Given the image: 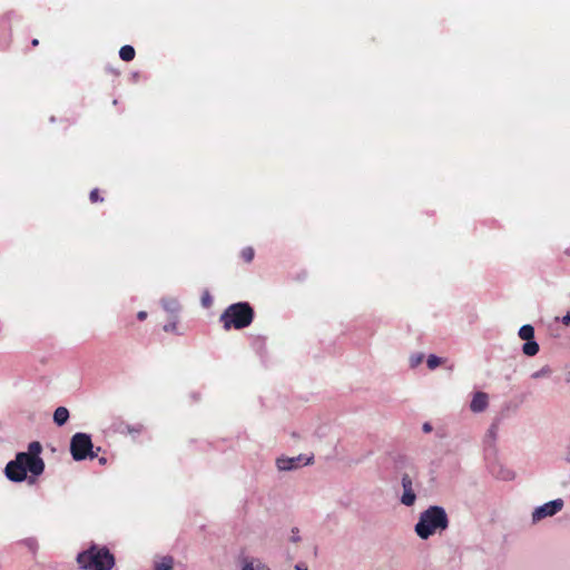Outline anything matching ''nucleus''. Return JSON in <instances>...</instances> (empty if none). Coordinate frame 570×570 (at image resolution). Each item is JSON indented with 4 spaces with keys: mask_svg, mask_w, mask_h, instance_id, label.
<instances>
[{
    "mask_svg": "<svg viewBox=\"0 0 570 570\" xmlns=\"http://www.w3.org/2000/svg\"><path fill=\"white\" fill-rule=\"evenodd\" d=\"M42 446L40 442L33 441L28 445V452H19L14 460L7 463L4 474L12 482H22L27 479V473L32 476H39L45 471V462L40 458Z\"/></svg>",
    "mask_w": 570,
    "mask_h": 570,
    "instance_id": "nucleus-1",
    "label": "nucleus"
},
{
    "mask_svg": "<svg viewBox=\"0 0 570 570\" xmlns=\"http://www.w3.org/2000/svg\"><path fill=\"white\" fill-rule=\"evenodd\" d=\"M449 527V518L444 508L431 505L422 511L415 524V533L423 540L429 539L436 531H443Z\"/></svg>",
    "mask_w": 570,
    "mask_h": 570,
    "instance_id": "nucleus-2",
    "label": "nucleus"
},
{
    "mask_svg": "<svg viewBox=\"0 0 570 570\" xmlns=\"http://www.w3.org/2000/svg\"><path fill=\"white\" fill-rule=\"evenodd\" d=\"M254 318V311L247 302H239L229 305L220 315V322L225 330H242L250 325Z\"/></svg>",
    "mask_w": 570,
    "mask_h": 570,
    "instance_id": "nucleus-3",
    "label": "nucleus"
},
{
    "mask_svg": "<svg viewBox=\"0 0 570 570\" xmlns=\"http://www.w3.org/2000/svg\"><path fill=\"white\" fill-rule=\"evenodd\" d=\"M77 561L81 568L88 570H111L115 566V558L106 547L92 546L80 552Z\"/></svg>",
    "mask_w": 570,
    "mask_h": 570,
    "instance_id": "nucleus-4",
    "label": "nucleus"
},
{
    "mask_svg": "<svg viewBox=\"0 0 570 570\" xmlns=\"http://www.w3.org/2000/svg\"><path fill=\"white\" fill-rule=\"evenodd\" d=\"M70 453L75 461L96 458L97 452L94 451L91 436L82 432L73 434L70 440Z\"/></svg>",
    "mask_w": 570,
    "mask_h": 570,
    "instance_id": "nucleus-5",
    "label": "nucleus"
},
{
    "mask_svg": "<svg viewBox=\"0 0 570 570\" xmlns=\"http://www.w3.org/2000/svg\"><path fill=\"white\" fill-rule=\"evenodd\" d=\"M401 485L403 492L400 497V502L405 507L414 505L416 501L415 490L420 487L417 481V471L415 469H411L410 471L402 473Z\"/></svg>",
    "mask_w": 570,
    "mask_h": 570,
    "instance_id": "nucleus-6",
    "label": "nucleus"
},
{
    "mask_svg": "<svg viewBox=\"0 0 570 570\" xmlns=\"http://www.w3.org/2000/svg\"><path fill=\"white\" fill-rule=\"evenodd\" d=\"M564 507V501L561 498L554 499L552 501L546 502L542 505L535 507L531 513V522L533 524L539 523L540 521L552 518L558 514Z\"/></svg>",
    "mask_w": 570,
    "mask_h": 570,
    "instance_id": "nucleus-7",
    "label": "nucleus"
},
{
    "mask_svg": "<svg viewBox=\"0 0 570 570\" xmlns=\"http://www.w3.org/2000/svg\"><path fill=\"white\" fill-rule=\"evenodd\" d=\"M313 456L305 458L299 454L297 456H281L276 460V466L279 471H292L312 463Z\"/></svg>",
    "mask_w": 570,
    "mask_h": 570,
    "instance_id": "nucleus-8",
    "label": "nucleus"
},
{
    "mask_svg": "<svg viewBox=\"0 0 570 570\" xmlns=\"http://www.w3.org/2000/svg\"><path fill=\"white\" fill-rule=\"evenodd\" d=\"M239 570H272L261 558L243 556L238 560Z\"/></svg>",
    "mask_w": 570,
    "mask_h": 570,
    "instance_id": "nucleus-9",
    "label": "nucleus"
},
{
    "mask_svg": "<svg viewBox=\"0 0 570 570\" xmlns=\"http://www.w3.org/2000/svg\"><path fill=\"white\" fill-rule=\"evenodd\" d=\"M489 406V396L484 392H475L470 402V410L473 413H481Z\"/></svg>",
    "mask_w": 570,
    "mask_h": 570,
    "instance_id": "nucleus-10",
    "label": "nucleus"
},
{
    "mask_svg": "<svg viewBox=\"0 0 570 570\" xmlns=\"http://www.w3.org/2000/svg\"><path fill=\"white\" fill-rule=\"evenodd\" d=\"M163 308L169 313L173 317H177L180 311V304L176 298L166 297L161 299Z\"/></svg>",
    "mask_w": 570,
    "mask_h": 570,
    "instance_id": "nucleus-11",
    "label": "nucleus"
},
{
    "mask_svg": "<svg viewBox=\"0 0 570 570\" xmlns=\"http://www.w3.org/2000/svg\"><path fill=\"white\" fill-rule=\"evenodd\" d=\"M69 419V411L67 407L65 406H59L53 412V422L58 425V426H62L63 424L67 423Z\"/></svg>",
    "mask_w": 570,
    "mask_h": 570,
    "instance_id": "nucleus-12",
    "label": "nucleus"
},
{
    "mask_svg": "<svg viewBox=\"0 0 570 570\" xmlns=\"http://www.w3.org/2000/svg\"><path fill=\"white\" fill-rule=\"evenodd\" d=\"M174 559L173 557L165 556L155 560L154 570H173Z\"/></svg>",
    "mask_w": 570,
    "mask_h": 570,
    "instance_id": "nucleus-13",
    "label": "nucleus"
},
{
    "mask_svg": "<svg viewBox=\"0 0 570 570\" xmlns=\"http://www.w3.org/2000/svg\"><path fill=\"white\" fill-rule=\"evenodd\" d=\"M539 350V344L534 341V338L525 341V343L522 345V352L527 356L537 355Z\"/></svg>",
    "mask_w": 570,
    "mask_h": 570,
    "instance_id": "nucleus-14",
    "label": "nucleus"
},
{
    "mask_svg": "<svg viewBox=\"0 0 570 570\" xmlns=\"http://www.w3.org/2000/svg\"><path fill=\"white\" fill-rule=\"evenodd\" d=\"M518 335L523 341H529L534 338V328L530 324H525L520 327Z\"/></svg>",
    "mask_w": 570,
    "mask_h": 570,
    "instance_id": "nucleus-15",
    "label": "nucleus"
},
{
    "mask_svg": "<svg viewBox=\"0 0 570 570\" xmlns=\"http://www.w3.org/2000/svg\"><path fill=\"white\" fill-rule=\"evenodd\" d=\"M119 57L124 61H131L135 58V49L132 46L126 45L122 46L119 50Z\"/></svg>",
    "mask_w": 570,
    "mask_h": 570,
    "instance_id": "nucleus-16",
    "label": "nucleus"
},
{
    "mask_svg": "<svg viewBox=\"0 0 570 570\" xmlns=\"http://www.w3.org/2000/svg\"><path fill=\"white\" fill-rule=\"evenodd\" d=\"M551 374H552V370H551V367H550V366H548V365H544V366H542L540 370H538V371L533 372V373L531 374V377H532V379H534V380H537V379H541V377H548V376H550Z\"/></svg>",
    "mask_w": 570,
    "mask_h": 570,
    "instance_id": "nucleus-17",
    "label": "nucleus"
},
{
    "mask_svg": "<svg viewBox=\"0 0 570 570\" xmlns=\"http://www.w3.org/2000/svg\"><path fill=\"white\" fill-rule=\"evenodd\" d=\"M426 363L429 368L434 370L442 363V360L439 356L431 354L428 357Z\"/></svg>",
    "mask_w": 570,
    "mask_h": 570,
    "instance_id": "nucleus-18",
    "label": "nucleus"
},
{
    "mask_svg": "<svg viewBox=\"0 0 570 570\" xmlns=\"http://www.w3.org/2000/svg\"><path fill=\"white\" fill-rule=\"evenodd\" d=\"M240 255L245 262L249 263L254 258V249L252 247H246L242 250Z\"/></svg>",
    "mask_w": 570,
    "mask_h": 570,
    "instance_id": "nucleus-19",
    "label": "nucleus"
},
{
    "mask_svg": "<svg viewBox=\"0 0 570 570\" xmlns=\"http://www.w3.org/2000/svg\"><path fill=\"white\" fill-rule=\"evenodd\" d=\"M213 304V297L210 296L208 291H205L202 295V305L205 308L210 307Z\"/></svg>",
    "mask_w": 570,
    "mask_h": 570,
    "instance_id": "nucleus-20",
    "label": "nucleus"
},
{
    "mask_svg": "<svg viewBox=\"0 0 570 570\" xmlns=\"http://www.w3.org/2000/svg\"><path fill=\"white\" fill-rule=\"evenodd\" d=\"M165 332H176L177 331V317H173V320L164 326Z\"/></svg>",
    "mask_w": 570,
    "mask_h": 570,
    "instance_id": "nucleus-21",
    "label": "nucleus"
},
{
    "mask_svg": "<svg viewBox=\"0 0 570 570\" xmlns=\"http://www.w3.org/2000/svg\"><path fill=\"white\" fill-rule=\"evenodd\" d=\"M423 360V355H413L411 358H410V362H411V366L412 367H415L416 365H419Z\"/></svg>",
    "mask_w": 570,
    "mask_h": 570,
    "instance_id": "nucleus-22",
    "label": "nucleus"
},
{
    "mask_svg": "<svg viewBox=\"0 0 570 570\" xmlns=\"http://www.w3.org/2000/svg\"><path fill=\"white\" fill-rule=\"evenodd\" d=\"M292 542L296 543L298 541H301V537H299V531L297 528H293L292 529V535H291V539H289Z\"/></svg>",
    "mask_w": 570,
    "mask_h": 570,
    "instance_id": "nucleus-23",
    "label": "nucleus"
},
{
    "mask_svg": "<svg viewBox=\"0 0 570 570\" xmlns=\"http://www.w3.org/2000/svg\"><path fill=\"white\" fill-rule=\"evenodd\" d=\"M89 198H90V200H91L92 203H96V202H98V200H102V199L99 197V191H98V189H92V190L90 191Z\"/></svg>",
    "mask_w": 570,
    "mask_h": 570,
    "instance_id": "nucleus-24",
    "label": "nucleus"
},
{
    "mask_svg": "<svg viewBox=\"0 0 570 570\" xmlns=\"http://www.w3.org/2000/svg\"><path fill=\"white\" fill-rule=\"evenodd\" d=\"M24 544L31 550H35L37 548V541L33 538L26 539Z\"/></svg>",
    "mask_w": 570,
    "mask_h": 570,
    "instance_id": "nucleus-25",
    "label": "nucleus"
},
{
    "mask_svg": "<svg viewBox=\"0 0 570 570\" xmlns=\"http://www.w3.org/2000/svg\"><path fill=\"white\" fill-rule=\"evenodd\" d=\"M497 430H498V429H497V426H495L494 424H493V425H491V426H490V429H489V431H488V435H489L490 438L494 439V438H495V435H497Z\"/></svg>",
    "mask_w": 570,
    "mask_h": 570,
    "instance_id": "nucleus-26",
    "label": "nucleus"
},
{
    "mask_svg": "<svg viewBox=\"0 0 570 570\" xmlns=\"http://www.w3.org/2000/svg\"><path fill=\"white\" fill-rule=\"evenodd\" d=\"M422 430H423V432H424V433H430V432L433 430V428H432L431 423L425 422V423L422 425Z\"/></svg>",
    "mask_w": 570,
    "mask_h": 570,
    "instance_id": "nucleus-27",
    "label": "nucleus"
},
{
    "mask_svg": "<svg viewBox=\"0 0 570 570\" xmlns=\"http://www.w3.org/2000/svg\"><path fill=\"white\" fill-rule=\"evenodd\" d=\"M562 324L566 326L570 324V311H568L566 315L562 317Z\"/></svg>",
    "mask_w": 570,
    "mask_h": 570,
    "instance_id": "nucleus-28",
    "label": "nucleus"
},
{
    "mask_svg": "<svg viewBox=\"0 0 570 570\" xmlns=\"http://www.w3.org/2000/svg\"><path fill=\"white\" fill-rule=\"evenodd\" d=\"M146 317H147V312H145V311H140V312H138V314H137V318H138L139 321H144V320H146Z\"/></svg>",
    "mask_w": 570,
    "mask_h": 570,
    "instance_id": "nucleus-29",
    "label": "nucleus"
},
{
    "mask_svg": "<svg viewBox=\"0 0 570 570\" xmlns=\"http://www.w3.org/2000/svg\"><path fill=\"white\" fill-rule=\"evenodd\" d=\"M514 474L511 471H505V473L502 475L503 479L510 480L513 479Z\"/></svg>",
    "mask_w": 570,
    "mask_h": 570,
    "instance_id": "nucleus-30",
    "label": "nucleus"
},
{
    "mask_svg": "<svg viewBox=\"0 0 570 570\" xmlns=\"http://www.w3.org/2000/svg\"><path fill=\"white\" fill-rule=\"evenodd\" d=\"M295 569H296V570H308V569H307V566H306L305 563H303V562L297 563V564L295 566Z\"/></svg>",
    "mask_w": 570,
    "mask_h": 570,
    "instance_id": "nucleus-31",
    "label": "nucleus"
},
{
    "mask_svg": "<svg viewBox=\"0 0 570 570\" xmlns=\"http://www.w3.org/2000/svg\"><path fill=\"white\" fill-rule=\"evenodd\" d=\"M564 460L570 463V445L567 448V451L564 453Z\"/></svg>",
    "mask_w": 570,
    "mask_h": 570,
    "instance_id": "nucleus-32",
    "label": "nucleus"
},
{
    "mask_svg": "<svg viewBox=\"0 0 570 570\" xmlns=\"http://www.w3.org/2000/svg\"><path fill=\"white\" fill-rule=\"evenodd\" d=\"M38 43H39L38 39H33V40H32V46H33V47L38 46Z\"/></svg>",
    "mask_w": 570,
    "mask_h": 570,
    "instance_id": "nucleus-33",
    "label": "nucleus"
},
{
    "mask_svg": "<svg viewBox=\"0 0 570 570\" xmlns=\"http://www.w3.org/2000/svg\"><path fill=\"white\" fill-rule=\"evenodd\" d=\"M106 462V459H100V463H105Z\"/></svg>",
    "mask_w": 570,
    "mask_h": 570,
    "instance_id": "nucleus-34",
    "label": "nucleus"
}]
</instances>
